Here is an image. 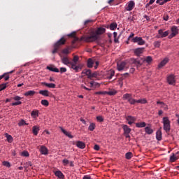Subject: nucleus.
<instances>
[{"label": "nucleus", "mask_w": 179, "mask_h": 179, "mask_svg": "<svg viewBox=\"0 0 179 179\" xmlns=\"http://www.w3.org/2000/svg\"><path fill=\"white\" fill-rule=\"evenodd\" d=\"M106 33V29L103 27H99L95 31L91 32V36L82 37V40L86 41V43H93L99 40V36L104 34Z\"/></svg>", "instance_id": "nucleus-1"}, {"label": "nucleus", "mask_w": 179, "mask_h": 179, "mask_svg": "<svg viewBox=\"0 0 179 179\" xmlns=\"http://www.w3.org/2000/svg\"><path fill=\"white\" fill-rule=\"evenodd\" d=\"M66 43V39L65 37H62L59 41H57L54 44V49L52 50V54H57L58 52V50L61 48L62 45H64Z\"/></svg>", "instance_id": "nucleus-2"}, {"label": "nucleus", "mask_w": 179, "mask_h": 179, "mask_svg": "<svg viewBox=\"0 0 179 179\" xmlns=\"http://www.w3.org/2000/svg\"><path fill=\"white\" fill-rule=\"evenodd\" d=\"M79 62V57L74 56L73 58V62H71V69H73L75 72H80L82 71V66L80 65H78V62Z\"/></svg>", "instance_id": "nucleus-3"}, {"label": "nucleus", "mask_w": 179, "mask_h": 179, "mask_svg": "<svg viewBox=\"0 0 179 179\" xmlns=\"http://www.w3.org/2000/svg\"><path fill=\"white\" fill-rule=\"evenodd\" d=\"M162 124H164V129L166 133L170 132L171 125H170V120H169L168 117H163Z\"/></svg>", "instance_id": "nucleus-4"}, {"label": "nucleus", "mask_w": 179, "mask_h": 179, "mask_svg": "<svg viewBox=\"0 0 179 179\" xmlns=\"http://www.w3.org/2000/svg\"><path fill=\"white\" fill-rule=\"evenodd\" d=\"M131 41L132 43H136L138 45H145L146 41L142 38V37L136 36L133 38Z\"/></svg>", "instance_id": "nucleus-5"}, {"label": "nucleus", "mask_w": 179, "mask_h": 179, "mask_svg": "<svg viewBox=\"0 0 179 179\" xmlns=\"http://www.w3.org/2000/svg\"><path fill=\"white\" fill-rule=\"evenodd\" d=\"M131 62L132 64L136 65L137 68H139V66H142V65H143V62H145V59L142 58L132 59Z\"/></svg>", "instance_id": "nucleus-6"}, {"label": "nucleus", "mask_w": 179, "mask_h": 179, "mask_svg": "<svg viewBox=\"0 0 179 179\" xmlns=\"http://www.w3.org/2000/svg\"><path fill=\"white\" fill-rule=\"evenodd\" d=\"M61 61L64 65H70L71 66L72 62L69 60V58L66 56H60Z\"/></svg>", "instance_id": "nucleus-7"}, {"label": "nucleus", "mask_w": 179, "mask_h": 179, "mask_svg": "<svg viewBox=\"0 0 179 179\" xmlns=\"http://www.w3.org/2000/svg\"><path fill=\"white\" fill-rule=\"evenodd\" d=\"M172 33L169 36V38H173V37H176V34H178V28L176 26L171 27Z\"/></svg>", "instance_id": "nucleus-8"}, {"label": "nucleus", "mask_w": 179, "mask_h": 179, "mask_svg": "<svg viewBox=\"0 0 179 179\" xmlns=\"http://www.w3.org/2000/svg\"><path fill=\"white\" fill-rule=\"evenodd\" d=\"M134 8H135V2H134V1H130L129 3H127V5L125 6V9L128 12H131V10L134 9Z\"/></svg>", "instance_id": "nucleus-9"}, {"label": "nucleus", "mask_w": 179, "mask_h": 179, "mask_svg": "<svg viewBox=\"0 0 179 179\" xmlns=\"http://www.w3.org/2000/svg\"><path fill=\"white\" fill-rule=\"evenodd\" d=\"M144 52H145V48H138L134 49V50L135 55H136L137 57H141V55L143 54Z\"/></svg>", "instance_id": "nucleus-10"}, {"label": "nucleus", "mask_w": 179, "mask_h": 179, "mask_svg": "<svg viewBox=\"0 0 179 179\" xmlns=\"http://www.w3.org/2000/svg\"><path fill=\"white\" fill-rule=\"evenodd\" d=\"M167 82L169 85H176V78L174 77V75L171 74L169 76H168Z\"/></svg>", "instance_id": "nucleus-11"}, {"label": "nucleus", "mask_w": 179, "mask_h": 179, "mask_svg": "<svg viewBox=\"0 0 179 179\" xmlns=\"http://www.w3.org/2000/svg\"><path fill=\"white\" fill-rule=\"evenodd\" d=\"M125 66H127V62H121L117 63L118 71H124V69H125Z\"/></svg>", "instance_id": "nucleus-12"}, {"label": "nucleus", "mask_w": 179, "mask_h": 179, "mask_svg": "<svg viewBox=\"0 0 179 179\" xmlns=\"http://www.w3.org/2000/svg\"><path fill=\"white\" fill-rule=\"evenodd\" d=\"M76 146L79 149H85L86 148V144L83 141H77L76 143Z\"/></svg>", "instance_id": "nucleus-13"}, {"label": "nucleus", "mask_w": 179, "mask_h": 179, "mask_svg": "<svg viewBox=\"0 0 179 179\" xmlns=\"http://www.w3.org/2000/svg\"><path fill=\"white\" fill-rule=\"evenodd\" d=\"M127 121H128L129 125H132L135 121H136V118L132 117V116H127Z\"/></svg>", "instance_id": "nucleus-14"}, {"label": "nucleus", "mask_w": 179, "mask_h": 179, "mask_svg": "<svg viewBox=\"0 0 179 179\" xmlns=\"http://www.w3.org/2000/svg\"><path fill=\"white\" fill-rule=\"evenodd\" d=\"M39 94L46 97H50V96H51V92H50L48 90H41L39 91Z\"/></svg>", "instance_id": "nucleus-15"}, {"label": "nucleus", "mask_w": 179, "mask_h": 179, "mask_svg": "<svg viewBox=\"0 0 179 179\" xmlns=\"http://www.w3.org/2000/svg\"><path fill=\"white\" fill-rule=\"evenodd\" d=\"M40 152L41 155H48V149L44 145L41 146Z\"/></svg>", "instance_id": "nucleus-16"}, {"label": "nucleus", "mask_w": 179, "mask_h": 179, "mask_svg": "<svg viewBox=\"0 0 179 179\" xmlns=\"http://www.w3.org/2000/svg\"><path fill=\"white\" fill-rule=\"evenodd\" d=\"M159 34L161 36L162 38L164 37H167L169 36V31H163V29H159L158 31Z\"/></svg>", "instance_id": "nucleus-17"}, {"label": "nucleus", "mask_w": 179, "mask_h": 179, "mask_svg": "<svg viewBox=\"0 0 179 179\" xmlns=\"http://www.w3.org/2000/svg\"><path fill=\"white\" fill-rule=\"evenodd\" d=\"M122 129H123L124 134H131V128H129V127H128V125L124 124L122 126Z\"/></svg>", "instance_id": "nucleus-18"}, {"label": "nucleus", "mask_w": 179, "mask_h": 179, "mask_svg": "<svg viewBox=\"0 0 179 179\" xmlns=\"http://www.w3.org/2000/svg\"><path fill=\"white\" fill-rule=\"evenodd\" d=\"M60 129H61L62 132H63V134L64 135H66V136H68V138H70L71 139H72V138H73V136H72L71 134V133L66 131V130H65L64 128L60 127Z\"/></svg>", "instance_id": "nucleus-19"}, {"label": "nucleus", "mask_w": 179, "mask_h": 179, "mask_svg": "<svg viewBox=\"0 0 179 179\" xmlns=\"http://www.w3.org/2000/svg\"><path fill=\"white\" fill-rule=\"evenodd\" d=\"M93 65H94V60L92 59H88L87 62V68H93Z\"/></svg>", "instance_id": "nucleus-20"}, {"label": "nucleus", "mask_w": 179, "mask_h": 179, "mask_svg": "<svg viewBox=\"0 0 179 179\" xmlns=\"http://www.w3.org/2000/svg\"><path fill=\"white\" fill-rule=\"evenodd\" d=\"M82 73L86 75L88 78H91L92 76V71L90 69H84Z\"/></svg>", "instance_id": "nucleus-21"}, {"label": "nucleus", "mask_w": 179, "mask_h": 179, "mask_svg": "<svg viewBox=\"0 0 179 179\" xmlns=\"http://www.w3.org/2000/svg\"><path fill=\"white\" fill-rule=\"evenodd\" d=\"M43 86H46V87H49V89H55V84L54 83H42Z\"/></svg>", "instance_id": "nucleus-22"}, {"label": "nucleus", "mask_w": 179, "mask_h": 179, "mask_svg": "<svg viewBox=\"0 0 179 179\" xmlns=\"http://www.w3.org/2000/svg\"><path fill=\"white\" fill-rule=\"evenodd\" d=\"M157 104H160L161 108H164V110H169V107L163 101H157Z\"/></svg>", "instance_id": "nucleus-23"}, {"label": "nucleus", "mask_w": 179, "mask_h": 179, "mask_svg": "<svg viewBox=\"0 0 179 179\" xmlns=\"http://www.w3.org/2000/svg\"><path fill=\"white\" fill-rule=\"evenodd\" d=\"M55 176H56V177H58V178H60V179H62L65 177V176H64V173H62V172H61V171H55Z\"/></svg>", "instance_id": "nucleus-24"}, {"label": "nucleus", "mask_w": 179, "mask_h": 179, "mask_svg": "<svg viewBox=\"0 0 179 179\" xmlns=\"http://www.w3.org/2000/svg\"><path fill=\"white\" fill-rule=\"evenodd\" d=\"M38 131H40V127H38L37 126H34L32 127V132H33L34 135H35V136L38 135Z\"/></svg>", "instance_id": "nucleus-25"}, {"label": "nucleus", "mask_w": 179, "mask_h": 179, "mask_svg": "<svg viewBox=\"0 0 179 179\" xmlns=\"http://www.w3.org/2000/svg\"><path fill=\"white\" fill-rule=\"evenodd\" d=\"M46 69H48V71H50L51 72H59V69H58L57 68H55V66H48L46 67Z\"/></svg>", "instance_id": "nucleus-26"}, {"label": "nucleus", "mask_w": 179, "mask_h": 179, "mask_svg": "<svg viewBox=\"0 0 179 179\" xmlns=\"http://www.w3.org/2000/svg\"><path fill=\"white\" fill-rule=\"evenodd\" d=\"M136 128H145V127H146V122H141L136 123Z\"/></svg>", "instance_id": "nucleus-27"}, {"label": "nucleus", "mask_w": 179, "mask_h": 179, "mask_svg": "<svg viewBox=\"0 0 179 179\" xmlns=\"http://www.w3.org/2000/svg\"><path fill=\"white\" fill-rule=\"evenodd\" d=\"M167 62H169V59L165 58L164 60H162L160 64H159V68H163V66H164V65H166V64H167Z\"/></svg>", "instance_id": "nucleus-28"}, {"label": "nucleus", "mask_w": 179, "mask_h": 179, "mask_svg": "<svg viewBox=\"0 0 179 179\" xmlns=\"http://www.w3.org/2000/svg\"><path fill=\"white\" fill-rule=\"evenodd\" d=\"M145 132L147 133L148 135H152V134H153V129H152L150 127H146L145 128Z\"/></svg>", "instance_id": "nucleus-29"}, {"label": "nucleus", "mask_w": 179, "mask_h": 179, "mask_svg": "<svg viewBox=\"0 0 179 179\" xmlns=\"http://www.w3.org/2000/svg\"><path fill=\"white\" fill-rule=\"evenodd\" d=\"M35 94H36V91L29 90V91H27V92H25L24 94V96H26L27 97L29 96H34Z\"/></svg>", "instance_id": "nucleus-30"}, {"label": "nucleus", "mask_w": 179, "mask_h": 179, "mask_svg": "<svg viewBox=\"0 0 179 179\" xmlns=\"http://www.w3.org/2000/svg\"><path fill=\"white\" fill-rule=\"evenodd\" d=\"M114 75H115V71H114V70H110L108 72V79H113V76H114Z\"/></svg>", "instance_id": "nucleus-31"}, {"label": "nucleus", "mask_w": 179, "mask_h": 179, "mask_svg": "<svg viewBox=\"0 0 179 179\" xmlns=\"http://www.w3.org/2000/svg\"><path fill=\"white\" fill-rule=\"evenodd\" d=\"M38 113L39 111L37 110H32L31 116L32 117V118H37V117H38Z\"/></svg>", "instance_id": "nucleus-32"}, {"label": "nucleus", "mask_w": 179, "mask_h": 179, "mask_svg": "<svg viewBox=\"0 0 179 179\" xmlns=\"http://www.w3.org/2000/svg\"><path fill=\"white\" fill-rule=\"evenodd\" d=\"M156 139L157 141H162V131L158 130L156 132Z\"/></svg>", "instance_id": "nucleus-33"}, {"label": "nucleus", "mask_w": 179, "mask_h": 179, "mask_svg": "<svg viewBox=\"0 0 179 179\" xmlns=\"http://www.w3.org/2000/svg\"><path fill=\"white\" fill-rule=\"evenodd\" d=\"M132 97V94H125L123 95V100H127V101Z\"/></svg>", "instance_id": "nucleus-34"}, {"label": "nucleus", "mask_w": 179, "mask_h": 179, "mask_svg": "<svg viewBox=\"0 0 179 179\" xmlns=\"http://www.w3.org/2000/svg\"><path fill=\"white\" fill-rule=\"evenodd\" d=\"M5 135L8 142L12 143V142H13V138L12 137V136L9 135L8 133H6Z\"/></svg>", "instance_id": "nucleus-35"}, {"label": "nucleus", "mask_w": 179, "mask_h": 179, "mask_svg": "<svg viewBox=\"0 0 179 179\" xmlns=\"http://www.w3.org/2000/svg\"><path fill=\"white\" fill-rule=\"evenodd\" d=\"M134 156V155L132 154V152H127L125 154V158L127 159V160H131V159H132V157Z\"/></svg>", "instance_id": "nucleus-36"}, {"label": "nucleus", "mask_w": 179, "mask_h": 179, "mask_svg": "<svg viewBox=\"0 0 179 179\" xmlns=\"http://www.w3.org/2000/svg\"><path fill=\"white\" fill-rule=\"evenodd\" d=\"M41 103L42 104V106H45V107H48V106H50V103L46 99H43L41 101Z\"/></svg>", "instance_id": "nucleus-37"}, {"label": "nucleus", "mask_w": 179, "mask_h": 179, "mask_svg": "<svg viewBox=\"0 0 179 179\" xmlns=\"http://www.w3.org/2000/svg\"><path fill=\"white\" fill-rule=\"evenodd\" d=\"M8 87V83H3L0 85V92H2V90H5Z\"/></svg>", "instance_id": "nucleus-38"}, {"label": "nucleus", "mask_w": 179, "mask_h": 179, "mask_svg": "<svg viewBox=\"0 0 179 179\" xmlns=\"http://www.w3.org/2000/svg\"><path fill=\"white\" fill-rule=\"evenodd\" d=\"M89 131H94L96 129V124L91 123L88 127Z\"/></svg>", "instance_id": "nucleus-39"}, {"label": "nucleus", "mask_w": 179, "mask_h": 179, "mask_svg": "<svg viewBox=\"0 0 179 179\" xmlns=\"http://www.w3.org/2000/svg\"><path fill=\"white\" fill-rule=\"evenodd\" d=\"M23 125H29V124L26 123V121H24V120H21L18 123V126L23 127Z\"/></svg>", "instance_id": "nucleus-40"}, {"label": "nucleus", "mask_w": 179, "mask_h": 179, "mask_svg": "<svg viewBox=\"0 0 179 179\" xmlns=\"http://www.w3.org/2000/svg\"><path fill=\"white\" fill-rule=\"evenodd\" d=\"M144 61H145V62H147V64H150V62H152V61H153V59H152V57L150 56H148L147 57H145V59H143Z\"/></svg>", "instance_id": "nucleus-41"}, {"label": "nucleus", "mask_w": 179, "mask_h": 179, "mask_svg": "<svg viewBox=\"0 0 179 179\" xmlns=\"http://www.w3.org/2000/svg\"><path fill=\"white\" fill-rule=\"evenodd\" d=\"M137 103H140L141 104H146V103H148V101L145 99H142L137 100Z\"/></svg>", "instance_id": "nucleus-42"}, {"label": "nucleus", "mask_w": 179, "mask_h": 179, "mask_svg": "<svg viewBox=\"0 0 179 179\" xmlns=\"http://www.w3.org/2000/svg\"><path fill=\"white\" fill-rule=\"evenodd\" d=\"M106 94H108L109 96H115V94H117V91L113 90V91L106 92Z\"/></svg>", "instance_id": "nucleus-43"}, {"label": "nucleus", "mask_w": 179, "mask_h": 179, "mask_svg": "<svg viewBox=\"0 0 179 179\" xmlns=\"http://www.w3.org/2000/svg\"><path fill=\"white\" fill-rule=\"evenodd\" d=\"M127 101H128L130 104H132V105H134V104H135L136 103H137V100L133 99L132 96H131V98L130 99H129Z\"/></svg>", "instance_id": "nucleus-44"}, {"label": "nucleus", "mask_w": 179, "mask_h": 179, "mask_svg": "<svg viewBox=\"0 0 179 179\" xmlns=\"http://www.w3.org/2000/svg\"><path fill=\"white\" fill-rule=\"evenodd\" d=\"M176 160H177V157H176V155L173 154V155L170 157V162H171V163H174Z\"/></svg>", "instance_id": "nucleus-45"}, {"label": "nucleus", "mask_w": 179, "mask_h": 179, "mask_svg": "<svg viewBox=\"0 0 179 179\" xmlns=\"http://www.w3.org/2000/svg\"><path fill=\"white\" fill-rule=\"evenodd\" d=\"M110 29L111 30H115L117 29V23H111L110 25Z\"/></svg>", "instance_id": "nucleus-46"}, {"label": "nucleus", "mask_w": 179, "mask_h": 179, "mask_svg": "<svg viewBox=\"0 0 179 179\" xmlns=\"http://www.w3.org/2000/svg\"><path fill=\"white\" fill-rule=\"evenodd\" d=\"M62 54H71V51L69 50V48H65L62 50Z\"/></svg>", "instance_id": "nucleus-47"}, {"label": "nucleus", "mask_w": 179, "mask_h": 179, "mask_svg": "<svg viewBox=\"0 0 179 179\" xmlns=\"http://www.w3.org/2000/svg\"><path fill=\"white\" fill-rule=\"evenodd\" d=\"M3 166H5L6 167H10V163H9L7 161H3Z\"/></svg>", "instance_id": "nucleus-48"}, {"label": "nucleus", "mask_w": 179, "mask_h": 179, "mask_svg": "<svg viewBox=\"0 0 179 179\" xmlns=\"http://www.w3.org/2000/svg\"><path fill=\"white\" fill-rule=\"evenodd\" d=\"M21 155L24 156V157H29V152L27 151H23Z\"/></svg>", "instance_id": "nucleus-49"}, {"label": "nucleus", "mask_w": 179, "mask_h": 179, "mask_svg": "<svg viewBox=\"0 0 179 179\" xmlns=\"http://www.w3.org/2000/svg\"><path fill=\"white\" fill-rule=\"evenodd\" d=\"M12 99H13V100H15V101H20V100H22V97H20L19 96H14Z\"/></svg>", "instance_id": "nucleus-50"}, {"label": "nucleus", "mask_w": 179, "mask_h": 179, "mask_svg": "<svg viewBox=\"0 0 179 179\" xmlns=\"http://www.w3.org/2000/svg\"><path fill=\"white\" fill-rule=\"evenodd\" d=\"M62 163L64 166H68V164H69V160L64 159H63Z\"/></svg>", "instance_id": "nucleus-51"}, {"label": "nucleus", "mask_w": 179, "mask_h": 179, "mask_svg": "<svg viewBox=\"0 0 179 179\" xmlns=\"http://www.w3.org/2000/svg\"><path fill=\"white\" fill-rule=\"evenodd\" d=\"M97 76H99V73H97V71H95L93 73H91V78H97Z\"/></svg>", "instance_id": "nucleus-52"}, {"label": "nucleus", "mask_w": 179, "mask_h": 179, "mask_svg": "<svg viewBox=\"0 0 179 179\" xmlns=\"http://www.w3.org/2000/svg\"><path fill=\"white\" fill-rule=\"evenodd\" d=\"M92 22H93V20H85V22H84V26H85V27H87V24L89 23H92Z\"/></svg>", "instance_id": "nucleus-53"}, {"label": "nucleus", "mask_w": 179, "mask_h": 179, "mask_svg": "<svg viewBox=\"0 0 179 179\" xmlns=\"http://www.w3.org/2000/svg\"><path fill=\"white\" fill-rule=\"evenodd\" d=\"M22 104V101H17V102H13L11 103V106H20Z\"/></svg>", "instance_id": "nucleus-54"}, {"label": "nucleus", "mask_w": 179, "mask_h": 179, "mask_svg": "<svg viewBox=\"0 0 179 179\" xmlns=\"http://www.w3.org/2000/svg\"><path fill=\"white\" fill-rule=\"evenodd\" d=\"M96 120H97V121H99V122H103V121H104V119L103 118L102 116H97V117H96Z\"/></svg>", "instance_id": "nucleus-55"}, {"label": "nucleus", "mask_w": 179, "mask_h": 179, "mask_svg": "<svg viewBox=\"0 0 179 179\" xmlns=\"http://www.w3.org/2000/svg\"><path fill=\"white\" fill-rule=\"evenodd\" d=\"M154 46L157 48H159V47H160V41H155L154 43Z\"/></svg>", "instance_id": "nucleus-56"}, {"label": "nucleus", "mask_w": 179, "mask_h": 179, "mask_svg": "<svg viewBox=\"0 0 179 179\" xmlns=\"http://www.w3.org/2000/svg\"><path fill=\"white\" fill-rule=\"evenodd\" d=\"M64 72H66V68H65V67L60 68V73H64Z\"/></svg>", "instance_id": "nucleus-57"}, {"label": "nucleus", "mask_w": 179, "mask_h": 179, "mask_svg": "<svg viewBox=\"0 0 179 179\" xmlns=\"http://www.w3.org/2000/svg\"><path fill=\"white\" fill-rule=\"evenodd\" d=\"M76 34V32H72V33L68 34L67 36H68V37L73 38V37H75Z\"/></svg>", "instance_id": "nucleus-58"}, {"label": "nucleus", "mask_w": 179, "mask_h": 179, "mask_svg": "<svg viewBox=\"0 0 179 179\" xmlns=\"http://www.w3.org/2000/svg\"><path fill=\"white\" fill-rule=\"evenodd\" d=\"M134 36H135V34H134L133 32H131L130 34V35L128 37V41H129V40H131V38H134Z\"/></svg>", "instance_id": "nucleus-59"}, {"label": "nucleus", "mask_w": 179, "mask_h": 179, "mask_svg": "<svg viewBox=\"0 0 179 179\" xmlns=\"http://www.w3.org/2000/svg\"><path fill=\"white\" fill-rule=\"evenodd\" d=\"M169 15L167 14H165L163 17L164 20H165L166 22H167V20H169Z\"/></svg>", "instance_id": "nucleus-60"}, {"label": "nucleus", "mask_w": 179, "mask_h": 179, "mask_svg": "<svg viewBox=\"0 0 179 179\" xmlns=\"http://www.w3.org/2000/svg\"><path fill=\"white\" fill-rule=\"evenodd\" d=\"M96 94H107V92H96Z\"/></svg>", "instance_id": "nucleus-61"}, {"label": "nucleus", "mask_w": 179, "mask_h": 179, "mask_svg": "<svg viewBox=\"0 0 179 179\" xmlns=\"http://www.w3.org/2000/svg\"><path fill=\"white\" fill-rule=\"evenodd\" d=\"M94 150H100V146H99V145L96 144L94 146Z\"/></svg>", "instance_id": "nucleus-62"}, {"label": "nucleus", "mask_w": 179, "mask_h": 179, "mask_svg": "<svg viewBox=\"0 0 179 179\" xmlns=\"http://www.w3.org/2000/svg\"><path fill=\"white\" fill-rule=\"evenodd\" d=\"M99 65H100V63L99 62H95L94 69H97V68H99Z\"/></svg>", "instance_id": "nucleus-63"}, {"label": "nucleus", "mask_w": 179, "mask_h": 179, "mask_svg": "<svg viewBox=\"0 0 179 179\" xmlns=\"http://www.w3.org/2000/svg\"><path fill=\"white\" fill-rule=\"evenodd\" d=\"M83 179H92L89 175H85L83 176Z\"/></svg>", "instance_id": "nucleus-64"}]
</instances>
